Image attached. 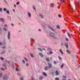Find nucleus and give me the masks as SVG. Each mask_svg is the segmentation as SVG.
<instances>
[{"mask_svg": "<svg viewBox=\"0 0 80 80\" xmlns=\"http://www.w3.org/2000/svg\"><path fill=\"white\" fill-rule=\"evenodd\" d=\"M8 78V76H7V75H5L3 76V78L4 80H7Z\"/></svg>", "mask_w": 80, "mask_h": 80, "instance_id": "1", "label": "nucleus"}, {"mask_svg": "<svg viewBox=\"0 0 80 80\" xmlns=\"http://www.w3.org/2000/svg\"><path fill=\"white\" fill-rule=\"evenodd\" d=\"M49 35L52 37H53L54 36V34H53V32H51L49 34Z\"/></svg>", "mask_w": 80, "mask_h": 80, "instance_id": "2", "label": "nucleus"}, {"mask_svg": "<svg viewBox=\"0 0 80 80\" xmlns=\"http://www.w3.org/2000/svg\"><path fill=\"white\" fill-rule=\"evenodd\" d=\"M48 28L49 29H50L51 30H52L53 32H55V30L53 29V28L51 27V26H49Z\"/></svg>", "mask_w": 80, "mask_h": 80, "instance_id": "3", "label": "nucleus"}, {"mask_svg": "<svg viewBox=\"0 0 80 80\" xmlns=\"http://www.w3.org/2000/svg\"><path fill=\"white\" fill-rule=\"evenodd\" d=\"M48 64L49 66V68H51L52 67V65L51 64L49 63V62L48 63Z\"/></svg>", "mask_w": 80, "mask_h": 80, "instance_id": "4", "label": "nucleus"}, {"mask_svg": "<svg viewBox=\"0 0 80 80\" xmlns=\"http://www.w3.org/2000/svg\"><path fill=\"white\" fill-rule=\"evenodd\" d=\"M64 45H65L66 48H68V43H67L66 42L65 43H64Z\"/></svg>", "mask_w": 80, "mask_h": 80, "instance_id": "5", "label": "nucleus"}, {"mask_svg": "<svg viewBox=\"0 0 80 80\" xmlns=\"http://www.w3.org/2000/svg\"><path fill=\"white\" fill-rule=\"evenodd\" d=\"M55 5V4L53 3H52L50 4V6L51 7H53Z\"/></svg>", "mask_w": 80, "mask_h": 80, "instance_id": "6", "label": "nucleus"}, {"mask_svg": "<svg viewBox=\"0 0 80 80\" xmlns=\"http://www.w3.org/2000/svg\"><path fill=\"white\" fill-rule=\"evenodd\" d=\"M0 20L2 22H4L5 21V19H4V18H0Z\"/></svg>", "mask_w": 80, "mask_h": 80, "instance_id": "7", "label": "nucleus"}, {"mask_svg": "<svg viewBox=\"0 0 80 80\" xmlns=\"http://www.w3.org/2000/svg\"><path fill=\"white\" fill-rule=\"evenodd\" d=\"M10 32H8V39H10Z\"/></svg>", "mask_w": 80, "mask_h": 80, "instance_id": "8", "label": "nucleus"}, {"mask_svg": "<svg viewBox=\"0 0 80 80\" xmlns=\"http://www.w3.org/2000/svg\"><path fill=\"white\" fill-rule=\"evenodd\" d=\"M59 52H60V53H61V54H62V55H63V51H62V50H61V49H59Z\"/></svg>", "mask_w": 80, "mask_h": 80, "instance_id": "9", "label": "nucleus"}, {"mask_svg": "<svg viewBox=\"0 0 80 80\" xmlns=\"http://www.w3.org/2000/svg\"><path fill=\"white\" fill-rule=\"evenodd\" d=\"M48 68H48V67H47V66L45 67L44 68V69L45 70H47L48 69Z\"/></svg>", "mask_w": 80, "mask_h": 80, "instance_id": "10", "label": "nucleus"}, {"mask_svg": "<svg viewBox=\"0 0 80 80\" xmlns=\"http://www.w3.org/2000/svg\"><path fill=\"white\" fill-rule=\"evenodd\" d=\"M39 15V16H40V17H41V18H43V15L42 14H40Z\"/></svg>", "mask_w": 80, "mask_h": 80, "instance_id": "11", "label": "nucleus"}, {"mask_svg": "<svg viewBox=\"0 0 80 80\" xmlns=\"http://www.w3.org/2000/svg\"><path fill=\"white\" fill-rule=\"evenodd\" d=\"M59 73H58V71H56V75H58Z\"/></svg>", "mask_w": 80, "mask_h": 80, "instance_id": "12", "label": "nucleus"}, {"mask_svg": "<svg viewBox=\"0 0 80 80\" xmlns=\"http://www.w3.org/2000/svg\"><path fill=\"white\" fill-rule=\"evenodd\" d=\"M43 77L42 76H41L39 78V80H42V79H43Z\"/></svg>", "mask_w": 80, "mask_h": 80, "instance_id": "13", "label": "nucleus"}, {"mask_svg": "<svg viewBox=\"0 0 80 80\" xmlns=\"http://www.w3.org/2000/svg\"><path fill=\"white\" fill-rule=\"evenodd\" d=\"M43 75H44V76H47V74L45 73V72H43L42 73Z\"/></svg>", "mask_w": 80, "mask_h": 80, "instance_id": "14", "label": "nucleus"}, {"mask_svg": "<svg viewBox=\"0 0 80 80\" xmlns=\"http://www.w3.org/2000/svg\"><path fill=\"white\" fill-rule=\"evenodd\" d=\"M5 53V51H3L2 52H1V55H3V54H4Z\"/></svg>", "mask_w": 80, "mask_h": 80, "instance_id": "15", "label": "nucleus"}, {"mask_svg": "<svg viewBox=\"0 0 80 80\" xmlns=\"http://www.w3.org/2000/svg\"><path fill=\"white\" fill-rule=\"evenodd\" d=\"M28 15L29 17H31V14L30 13V12H28Z\"/></svg>", "mask_w": 80, "mask_h": 80, "instance_id": "16", "label": "nucleus"}, {"mask_svg": "<svg viewBox=\"0 0 80 80\" xmlns=\"http://www.w3.org/2000/svg\"><path fill=\"white\" fill-rule=\"evenodd\" d=\"M31 57H32V58H33V57H34V56H33V54H30Z\"/></svg>", "mask_w": 80, "mask_h": 80, "instance_id": "17", "label": "nucleus"}, {"mask_svg": "<svg viewBox=\"0 0 80 80\" xmlns=\"http://www.w3.org/2000/svg\"><path fill=\"white\" fill-rule=\"evenodd\" d=\"M6 12L8 14H9V13H10V12H9V10H7Z\"/></svg>", "mask_w": 80, "mask_h": 80, "instance_id": "18", "label": "nucleus"}, {"mask_svg": "<svg viewBox=\"0 0 80 80\" xmlns=\"http://www.w3.org/2000/svg\"><path fill=\"white\" fill-rule=\"evenodd\" d=\"M58 58H59V60L61 61H62V58L60 56H58Z\"/></svg>", "mask_w": 80, "mask_h": 80, "instance_id": "19", "label": "nucleus"}, {"mask_svg": "<svg viewBox=\"0 0 80 80\" xmlns=\"http://www.w3.org/2000/svg\"><path fill=\"white\" fill-rule=\"evenodd\" d=\"M38 50H39V51H40L41 52H42V49H41L40 48H38Z\"/></svg>", "mask_w": 80, "mask_h": 80, "instance_id": "20", "label": "nucleus"}, {"mask_svg": "<svg viewBox=\"0 0 80 80\" xmlns=\"http://www.w3.org/2000/svg\"><path fill=\"white\" fill-rule=\"evenodd\" d=\"M39 55H40V56H41V57H42L43 56V54H42V53H39Z\"/></svg>", "mask_w": 80, "mask_h": 80, "instance_id": "21", "label": "nucleus"}, {"mask_svg": "<svg viewBox=\"0 0 80 80\" xmlns=\"http://www.w3.org/2000/svg\"><path fill=\"white\" fill-rule=\"evenodd\" d=\"M67 34L69 37L70 38H71V36H70V33H68Z\"/></svg>", "mask_w": 80, "mask_h": 80, "instance_id": "22", "label": "nucleus"}, {"mask_svg": "<svg viewBox=\"0 0 80 80\" xmlns=\"http://www.w3.org/2000/svg\"><path fill=\"white\" fill-rule=\"evenodd\" d=\"M62 77L63 78H67V76H63Z\"/></svg>", "mask_w": 80, "mask_h": 80, "instance_id": "23", "label": "nucleus"}, {"mask_svg": "<svg viewBox=\"0 0 80 80\" xmlns=\"http://www.w3.org/2000/svg\"><path fill=\"white\" fill-rule=\"evenodd\" d=\"M17 75H18V76H19L20 77H21V76H22V75L21 74L19 73H17Z\"/></svg>", "mask_w": 80, "mask_h": 80, "instance_id": "24", "label": "nucleus"}, {"mask_svg": "<svg viewBox=\"0 0 80 80\" xmlns=\"http://www.w3.org/2000/svg\"><path fill=\"white\" fill-rule=\"evenodd\" d=\"M6 62H8V63L9 65H10V62L9 61H8L7 60H6Z\"/></svg>", "mask_w": 80, "mask_h": 80, "instance_id": "25", "label": "nucleus"}, {"mask_svg": "<svg viewBox=\"0 0 80 80\" xmlns=\"http://www.w3.org/2000/svg\"><path fill=\"white\" fill-rule=\"evenodd\" d=\"M46 60L48 62H49L50 61V60H49V58H46Z\"/></svg>", "mask_w": 80, "mask_h": 80, "instance_id": "26", "label": "nucleus"}, {"mask_svg": "<svg viewBox=\"0 0 80 80\" xmlns=\"http://www.w3.org/2000/svg\"><path fill=\"white\" fill-rule=\"evenodd\" d=\"M58 17H59V18H62V16H61V15L60 14L58 15Z\"/></svg>", "mask_w": 80, "mask_h": 80, "instance_id": "27", "label": "nucleus"}, {"mask_svg": "<svg viewBox=\"0 0 80 80\" xmlns=\"http://www.w3.org/2000/svg\"><path fill=\"white\" fill-rule=\"evenodd\" d=\"M2 77V73L1 72L0 73V78Z\"/></svg>", "mask_w": 80, "mask_h": 80, "instance_id": "28", "label": "nucleus"}, {"mask_svg": "<svg viewBox=\"0 0 80 80\" xmlns=\"http://www.w3.org/2000/svg\"><path fill=\"white\" fill-rule=\"evenodd\" d=\"M66 52H68L69 54H70V51L68 50H67Z\"/></svg>", "mask_w": 80, "mask_h": 80, "instance_id": "29", "label": "nucleus"}, {"mask_svg": "<svg viewBox=\"0 0 80 80\" xmlns=\"http://www.w3.org/2000/svg\"><path fill=\"white\" fill-rule=\"evenodd\" d=\"M32 8H33L34 9V10H36V9H35V6H32Z\"/></svg>", "mask_w": 80, "mask_h": 80, "instance_id": "30", "label": "nucleus"}, {"mask_svg": "<svg viewBox=\"0 0 80 80\" xmlns=\"http://www.w3.org/2000/svg\"><path fill=\"white\" fill-rule=\"evenodd\" d=\"M20 80H23V78L21 77L20 78Z\"/></svg>", "mask_w": 80, "mask_h": 80, "instance_id": "31", "label": "nucleus"}, {"mask_svg": "<svg viewBox=\"0 0 80 80\" xmlns=\"http://www.w3.org/2000/svg\"><path fill=\"white\" fill-rule=\"evenodd\" d=\"M0 59L1 60H4V58H3L2 57H1Z\"/></svg>", "mask_w": 80, "mask_h": 80, "instance_id": "32", "label": "nucleus"}, {"mask_svg": "<svg viewBox=\"0 0 80 80\" xmlns=\"http://www.w3.org/2000/svg\"><path fill=\"white\" fill-rule=\"evenodd\" d=\"M3 30H4V31H7V29L5 28H3Z\"/></svg>", "mask_w": 80, "mask_h": 80, "instance_id": "33", "label": "nucleus"}, {"mask_svg": "<svg viewBox=\"0 0 80 80\" xmlns=\"http://www.w3.org/2000/svg\"><path fill=\"white\" fill-rule=\"evenodd\" d=\"M57 28H58V29H59L60 27V26H57Z\"/></svg>", "mask_w": 80, "mask_h": 80, "instance_id": "34", "label": "nucleus"}, {"mask_svg": "<svg viewBox=\"0 0 80 80\" xmlns=\"http://www.w3.org/2000/svg\"><path fill=\"white\" fill-rule=\"evenodd\" d=\"M16 71H18V69L17 68H16Z\"/></svg>", "mask_w": 80, "mask_h": 80, "instance_id": "35", "label": "nucleus"}, {"mask_svg": "<svg viewBox=\"0 0 80 80\" xmlns=\"http://www.w3.org/2000/svg\"><path fill=\"white\" fill-rule=\"evenodd\" d=\"M44 42H47V39H46L45 38H44Z\"/></svg>", "mask_w": 80, "mask_h": 80, "instance_id": "36", "label": "nucleus"}, {"mask_svg": "<svg viewBox=\"0 0 80 80\" xmlns=\"http://www.w3.org/2000/svg\"><path fill=\"white\" fill-rule=\"evenodd\" d=\"M1 70H5V68H1Z\"/></svg>", "mask_w": 80, "mask_h": 80, "instance_id": "37", "label": "nucleus"}, {"mask_svg": "<svg viewBox=\"0 0 80 80\" xmlns=\"http://www.w3.org/2000/svg\"><path fill=\"white\" fill-rule=\"evenodd\" d=\"M61 2H63V3H65L64 0H61Z\"/></svg>", "mask_w": 80, "mask_h": 80, "instance_id": "38", "label": "nucleus"}, {"mask_svg": "<svg viewBox=\"0 0 80 80\" xmlns=\"http://www.w3.org/2000/svg\"><path fill=\"white\" fill-rule=\"evenodd\" d=\"M6 41L5 40L3 41V43H4L5 44V42Z\"/></svg>", "mask_w": 80, "mask_h": 80, "instance_id": "39", "label": "nucleus"}, {"mask_svg": "<svg viewBox=\"0 0 80 80\" xmlns=\"http://www.w3.org/2000/svg\"><path fill=\"white\" fill-rule=\"evenodd\" d=\"M3 10L4 11H6L7 10V9L6 8H4Z\"/></svg>", "mask_w": 80, "mask_h": 80, "instance_id": "40", "label": "nucleus"}, {"mask_svg": "<svg viewBox=\"0 0 80 80\" xmlns=\"http://www.w3.org/2000/svg\"><path fill=\"white\" fill-rule=\"evenodd\" d=\"M53 63L54 64H57V62H56V61H54Z\"/></svg>", "mask_w": 80, "mask_h": 80, "instance_id": "41", "label": "nucleus"}, {"mask_svg": "<svg viewBox=\"0 0 80 80\" xmlns=\"http://www.w3.org/2000/svg\"><path fill=\"white\" fill-rule=\"evenodd\" d=\"M55 80H60L58 78H56L55 79Z\"/></svg>", "mask_w": 80, "mask_h": 80, "instance_id": "42", "label": "nucleus"}, {"mask_svg": "<svg viewBox=\"0 0 80 80\" xmlns=\"http://www.w3.org/2000/svg\"><path fill=\"white\" fill-rule=\"evenodd\" d=\"M3 66H4V67H6V64H3Z\"/></svg>", "mask_w": 80, "mask_h": 80, "instance_id": "43", "label": "nucleus"}, {"mask_svg": "<svg viewBox=\"0 0 80 80\" xmlns=\"http://www.w3.org/2000/svg\"><path fill=\"white\" fill-rule=\"evenodd\" d=\"M24 58L25 60H26V61H27V62H28V60H27V59L26 58Z\"/></svg>", "mask_w": 80, "mask_h": 80, "instance_id": "44", "label": "nucleus"}, {"mask_svg": "<svg viewBox=\"0 0 80 80\" xmlns=\"http://www.w3.org/2000/svg\"><path fill=\"white\" fill-rule=\"evenodd\" d=\"M29 65L28 63H26V66L28 67Z\"/></svg>", "mask_w": 80, "mask_h": 80, "instance_id": "45", "label": "nucleus"}, {"mask_svg": "<svg viewBox=\"0 0 80 80\" xmlns=\"http://www.w3.org/2000/svg\"><path fill=\"white\" fill-rule=\"evenodd\" d=\"M19 2H17V3H16V5H18L19 3Z\"/></svg>", "mask_w": 80, "mask_h": 80, "instance_id": "46", "label": "nucleus"}, {"mask_svg": "<svg viewBox=\"0 0 80 80\" xmlns=\"http://www.w3.org/2000/svg\"><path fill=\"white\" fill-rule=\"evenodd\" d=\"M60 8V5H59L57 7L58 8Z\"/></svg>", "mask_w": 80, "mask_h": 80, "instance_id": "47", "label": "nucleus"}, {"mask_svg": "<svg viewBox=\"0 0 80 80\" xmlns=\"http://www.w3.org/2000/svg\"><path fill=\"white\" fill-rule=\"evenodd\" d=\"M22 62L23 63H25V61H24V60H22Z\"/></svg>", "mask_w": 80, "mask_h": 80, "instance_id": "48", "label": "nucleus"}, {"mask_svg": "<svg viewBox=\"0 0 80 80\" xmlns=\"http://www.w3.org/2000/svg\"><path fill=\"white\" fill-rule=\"evenodd\" d=\"M50 54H52V53H53V52H52V51H50Z\"/></svg>", "mask_w": 80, "mask_h": 80, "instance_id": "49", "label": "nucleus"}, {"mask_svg": "<svg viewBox=\"0 0 80 80\" xmlns=\"http://www.w3.org/2000/svg\"><path fill=\"white\" fill-rule=\"evenodd\" d=\"M0 11L2 12V8H0Z\"/></svg>", "mask_w": 80, "mask_h": 80, "instance_id": "50", "label": "nucleus"}, {"mask_svg": "<svg viewBox=\"0 0 80 80\" xmlns=\"http://www.w3.org/2000/svg\"><path fill=\"white\" fill-rule=\"evenodd\" d=\"M2 33V29L1 28H0V33Z\"/></svg>", "mask_w": 80, "mask_h": 80, "instance_id": "51", "label": "nucleus"}, {"mask_svg": "<svg viewBox=\"0 0 80 80\" xmlns=\"http://www.w3.org/2000/svg\"><path fill=\"white\" fill-rule=\"evenodd\" d=\"M63 64H62V65H61V68H63Z\"/></svg>", "mask_w": 80, "mask_h": 80, "instance_id": "52", "label": "nucleus"}, {"mask_svg": "<svg viewBox=\"0 0 80 80\" xmlns=\"http://www.w3.org/2000/svg\"><path fill=\"white\" fill-rule=\"evenodd\" d=\"M66 41H68V39L67 38H66Z\"/></svg>", "mask_w": 80, "mask_h": 80, "instance_id": "53", "label": "nucleus"}, {"mask_svg": "<svg viewBox=\"0 0 80 80\" xmlns=\"http://www.w3.org/2000/svg\"><path fill=\"white\" fill-rule=\"evenodd\" d=\"M5 47H6L5 46H4L2 47V48H5Z\"/></svg>", "mask_w": 80, "mask_h": 80, "instance_id": "54", "label": "nucleus"}, {"mask_svg": "<svg viewBox=\"0 0 80 80\" xmlns=\"http://www.w3.org/2000/svg\"><path fill=\"white\" fill-rule=\"evenodd\" d=\"M4 27H7V25L5 24L4 25Z\"/></svg>", "mask_w": 80, "mask_h": 80, "instance_id": "55", "label": "nucleus"}, {"mask_svg": "<svg viewBox=\"0 0 80 80\" xmlns=\"http://www.w3.org/2000/svg\"><path fill=\"white\" fill-rule=\"evenodd\" d=\"M4 1L6 3H7V2L5 0H4Z\"/></svg>", "mask_w": 80, "mask_h": 80, "instance_id": "56", "label": "nucleus"}, {"mask_svg": "<svg viewBox=\"0 0 80 80\" xmlns=\"http://www.w3.org/2000/svg\"><path fill=\"white\" fill-rule=\"evenodd\" d=\"M2 44V43L1 42H0V45H1Z\"/></svg>", "mask_w": 80, "mask_h": 80, "instance_id": "57", "label": "nucleus"}, {"mask_svg": "<svg viewBox=\"0 0 80 80\" xmlns=\"http://www.w3.org/2000/svg\"><path fill=\"white\" fill-rule=\"evenodd\" d=\"M31 80H33V78L32 77L31 78Z\"/></svg>", "mask_w": 80, "mask_h": 80, "instance_id": "58", "label": "nucleus"}, {"mask_svg": "<svg viewBox=\"0 0 80 80\" xmlns=\"http://www.w3.org/2000/svg\"><path fill=\"white\" fill-rule=\"evenodd\" d=\"M13 12H15V10L14 9H13Z\"/></svg>", "mask_w": 80, "mask_h": 80, "instance_id": "59", "label": "nucleus"}, {"mask_svg": "<svg viewBox=\"0 0 80 80\" xmlns=\"http://www.w3.org/2000/svg\"><path fill=\"white\" fill-rule=\"evenodd\" d=\"M14 6L15 7H16V5L14 4Z\"/></svg>", "mask_w": 80, "mask_h": 80, "instance_id": "60", "label": "nucleus"}, {"mask_svg": "<svg viewBox=\"0 0 80 80\" xmlns=\"http://www.w3.org/2000/svg\"><path fill=\"white\" fill-rule=\"evenodd\" d=\"M11 25H12V26H13V23L11 24Z\"/></svg>", "mask_w": 80, "mask_h": 80, "instance_id": "61", "label": "nucleus"}, {"mask_svg": "<svg viewBox=\"0 0 80 80\" xmlns=\"http://www.w3.org/2000/svg\"><path fill=\"white\" fill-rule=\"evenodd\" d=\"M32 41H34V39H32Z\"/></svg>", "mask_w": 80, "mask_h": 80, "instance_id": "62", "label": "nucleus"}, {"mask_svg": "<svg viewBox=\"0 0 80 80\" xmlns=\"http://www.w3.org/2000/svg\"><path fill=\"white\" fill-rule=\"evenodd\" d=\"M42 50H43L45 51V49H43V48H42Z\"/></svg>", "mask_w": 80, "mask_h": 80, "instance_id": "63", "label": "nucleus"}, {"mask_svg": "<svg viewBox=\"0 0 80 80\" xmlns=\"http://www.w3.org/2000/svg\"><path fill=\"white\" fill-rule=\"evenodd\" d=\"M62 80H66L65 79H63Z\"/></svg>", "mask_w": 80, "mask_h": 80, "instance_id": "64", "label": "nucleus"}]
</instances>
